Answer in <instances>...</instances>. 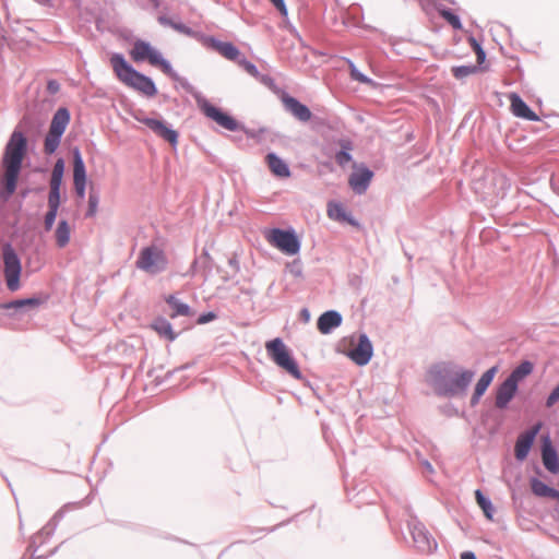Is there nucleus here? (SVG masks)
Wrapping results in <instances>:
<instances>
[{
    "label": "nucleus",
    "instance_id": "nucleus-1",
    "mask_svg": "<svg viewBox=\"0 0 559 559\" xmlns=\"http://www.w3.org/2000/svg\"><path fill=\"white\" fill-rule=\"evenodd\" d=\"M28 118L25 116L12 132L2 157L3 176L2 183L4 191L1 197L8 200L15 191L17 178L22 168V162L27 154V139L23 129L27 126Z\"/></svg>",
    "mask_w": 559,
    "mask_h": 559
},
{
    "label": "nucleus",
    "instance_id": "nucleus-2",
    "mask_svg": "<svg viewBox=\"0 0 559 559\" xmlns=\"http://www.w3.org/2000/svg\"><path fill=\"white\" fill-rule=\"evenodd\" d=\"M430 378L437 394L453 396L465 392L474 378V372L442 365L431 369Z\"/></svg>",
    "mask_w": 559,
    "mask_h": 559
},
{
    "label": "nucleus",
    "instance_id": "nucleus-3",
    "mask_svg": "<svg viewBox=\"0 0 559 559\" xmlns=\"http://www.w3.org/2000/svg\"><path fill=\"white\" fill-rule=\"evenodd\" d=\"M110 64L119 81L128 87H131L147 97H154L157 94V88L154 82L148 76L133 69L126 61L122 55L114 53L110 57Z\"/></svg>",
    "mask_w": 559,
    "mask_h": 559
},
{
    "label": "nucleus",
    "instance_id": "nucleus-4",
    "mask_svg": "<svg viewBox=\"0 0 559 559\" xmlns=\"http://www.w3.org/2000/svg\"><path fill=\"white\" fill-rule=\"evenodd\" d=\"M135 266L147 274L155 275L166 271L168 258L160 246L152 243L141 249Z\"/></svg>",
    "mask_w": 559,
    "mask_h": 559
},
{
    "label": "nucleus",
    "instance_id": "nucleus-5",
    "mask_svg": "<svg viewBox=\"0 0 559 559\" xmlns=\"http://www.w3.org/2000/svg\"><path fill=\"white\" fill-rule=\"evenodd\" d=\"M269 357L288 374L295 379H301V372L295 359L292 357L288 347L282 338L276 337L265 343Z\"/></svg>",
    "mask_w": 559,
    "mask_h": 559
},
{
    "label": "nucleus",
    "instance_id": "nucleus-6",
    "mask_svg": "<svg viewBox=\"0 0 559 559\" xmlns=\"http://www.w3.org/2000/svg\"><path fill=\"white\" fill-rule=\"evenodd\" d=\"M130 56L134 62L147 61L151 66L159 68L163 73L176 78L170 63L162 55L144 40H136L130 50Z\"/></svg>",
    "mask_w": 559,
    "mask_h": 559
},
{
    "label": "nucleus",
    "instance_id": "nucleus-7",
    "mask_svg": "<svg viewBox=\"0 0 559 559\" xmlns=\"http://www.w3.org/2000/svg\"><path fill=\"white\" fill-rule=\"evenodd\" d=\"M3 275L7 288L16 292L21 287L22 263L11 245L3 246Z\"/></svg>",
    "mask_w": 559,
    "mask_h": 559
},
{
    "label": "nucleus",
    "instance_id": "nucleus-8",
    "mask_svg": "<svg viewBox=\"0 0 559 559\" xmlns=\"http://www.w3.org/2000/svg\"><path fill=\"white\" fill-rule=\"evenodd\" d=\"M267 241L283 253L294 255L300 249V242L293 231L272 229L266 236Z\"/></svg>",
    "mask_w": 559,
    "mask_h": 559
},
{
    "label": "nucleus",
    "instance_id": "nucleus-9",
    "mask_svg": "<svg viewBox=\"0 0 559 559\" xmlns=\"http://www.w3.org/2000/svg\"><path fill=\"white\" fill-rule=\"evenodd\" d=\"M198 105L201 109V111L210 119L215 121L218 126L222 128L229 130V131H236L239 128V123L236 119H234L228 114L222 111L219 108L215 107L211 103H209L206 99L198 100Z\"/></svg>",
    "mask_w": 559,
    "mask_h": 559
},
{
    "label": "nucleus",
    "instance_id": "nucleus-10",
    "mask_svg": "<svg viewBox=\"0 0 559 559\" xmlns=\"http://www.w3.org/2000/svg\"><path fill=\"white\" fill-rule=\"evenodd\" d=\"M415 547L423 554H431L437 549V542L421 524H415L412 528Z\"/></svg>",
    "mask_w": 559,
    "mask_h": 559
},
{
    "label": "nucleus",
    "instance_id": "nucleus-11",
    "mask_svg": "<svg viewBox=\"0 0 559 559\" xmlns=\"http://www.w3.org/2000/svg\"><path fill=\"white\" fill-rule=\"evenodd\" d=\"M542 428V423H537L530 430L521 433L516 440L514 454L519 461H523L526 459L531 447L538 435Z\"/></svg>",
    "mask_w": 559,
    "mask_h": 559
},
{
    "label": "nucleus",
    "instance_id": "nucleus-12",
    "mask_svg": "<svg viewBox=\"0 0 559 559\" xmlns=\"http://www.w3.org/2000/svg\"><path fill=\"white\" fill-rule=\"evenodd\" d=\"M138 120L150 128L156 135L163 138L171 145L178 142V132L170 129L165 121L153 118H138Z\"/></svg>",
    "mask_w": 559,
    "mask_h": 559
},
{
    "label": "nucleus",
    "instance_id": "nucleus-13",
    "mask_svg": "<svg viewBox=\"0 0 559 559\" xmlns=\"http://www.w3.org/2000/svg\"><path fill=\"white\" fill-rule=\"evenodd\" d=\"M372 356V345L369 338L361 334L359 335L358 344L348 352V357L359 366L367 365Z\"/></svg>",
    "mask_w": 559,
    "mask_h": 559
},
{
    "label": "nucleus",
    "instance_id": "nucleus-14",
    "mask_svg": "<svg viewBox=\"0 0 559 559\" xmlns=\"http://www.w3.org/2000/svg\"><path fill=\"white\" fill-rule=\"evenodd\" d=\"M508 99L510 102V110L515 117L528 121L539 120V117L525 104V102L516 93L509 94Z\"/></svg>",
    "mask_w": 559,
    "mask_h": 559
},
{
    "label": "nucleus",
    "instance_id": "nucleus-15",
    "mask_svg": "<svg viewBox=\"0 0 559 559\" xmlns=\"http://www.w3.org/2000/svg\"><path fill=\"white\" fill-rule=\"evenodd\" d=\"M282 103L285 109L299 121L307 122L311 119L310 109L295 97L285 94L282 96Z\"/></svg>",
    "mask_w": 559,
    "mask_h": 559
},
{
    "label": "nucleus",
    "instance_id": "nucleus-16",
    "mask_svg": "<svg viewBox=\"0 0 559 559\" xmlns=\"http://www.w3.org/2000/svg\"><path fill=\"white\" fill-rule=\"evenodd\" d=\"M372 176V171L368 168H359L350 175L348 183L355 192L364 193L367 190Z\"/></svg>",
    "mask_w": 559,
    "mask_h": 559
},
{
    "label": "nucleus",
    "instance_id": "nucleus-17",
    "mask_svg": "<svg viewBox=\"0 0 559 559\" xmlns=\"http://www.w3.org/2000/svg\"><path fill=\"white\" fill-rule=\"evenodd\" d=\"M542 459H543L544 466L550 473L559 472L558 454H557L556 450L552 448L549 437H545L543 439Z\"/></svg>",
    "mask_w": 559,
    "mask_h": 559
},
{
    "label": "nucleus",
    "instance_id": "nucleus-18",
    "mask_svg": "<svg viewBox=\"0 0 559 559\" xmlns=\"http://www.w3.org/2000/svg\"><path fill=\"white\" fill-rule=\"evenodd\" d=\"M518 385L510 379H506L498 388L496 394V406L504 408L516 393Z\"/></svg>",
    "mask_w": 559,
    "mask_h": 559
},
{
    "label": "nucleus",
    "instance_id": "nucleus-19",
    "mask_svg": "<svg viewBox=\"0 0 559 559\" xmlns=\"http://www.w3.org/2000/svg\"><path fill=\"white\" fill-rule=\"evenodd\" d=\"M342 323V317L338 312L330 310L322 313L317 322L318 330L322 334H329L333 329Z\"/></svg>",
    "mask_w": 559,
    "mask_h": 559
},
{
    "label": "nucleus",
    "instance_id": "nucleus-20",
    "mask_svg": "<svg viewBox=\"0 0 559 559\" xmlns=\"http://www.w3.org/2000/svg\"><path fill=\"white\" fill-rule=\"evenodd\" d=\"M498 372V367L493 366L490 369H488L480 379L477 381L474 394L472 396V404L475 405L478 403L479 399L483 396V394L486 392L490 383L492 382L496 373Z\"/></svg>",
    "mask_w": 559,
    "mask_h": 559
},
{
    "label": "nucleus",
    "instance_id": "nucleus-21",
    "mask_svg": "<svg viewBox=\"0 0 559 559\" xmlns=\"http://www.w3.org/2000/svg\"><path fill=\"white\" fill-rule=\"evenodd\" d=\"M151 329L154 330L160 337L166 338L169 342H173L177 337V333L173 330V326L168 320L163 317L156 318L151 323Z\"/></svg>",
    "mask_w": 559,
    "mask_h": 559
},
{
    "label": "nucleus",
    "instance_id": "nucleus-22",
    "mask_svg": "<svg viewBox=\"0 0 559 559\" xmlns=\"http://www.w3.org/2000/svg\"><path fill=\"white\" fill-rule=\"evenodd\" d=\"M70 122V114L67 108H59L51 120L49 131L52 133L63 134Z\"/></svg>",
    "mask_w": 559,
    "mask_h": 559
},
{
    "label": "nucleus",
    "instance_id": "nucleus-23",
    "mask_svg": "<svg viewBox=\"0 0 559 559\" xmlns=\"http://www.w3.org/2000/svg\"><path fill=\"white\" fill-rule=\"evenodd\" d=\"M265 160L273 175L282 178H287L290 176L287 164L274 153L267 154Z\"/></svg>",
    "mask_w": 559,
    "mask_h": 559
},
{
    "label": "nucleus",
    "instance_id": "nucleus-24",
    "mask_svg": "<svg viewBox=\"0 0 559 559\" xmlns=\"http://www.w3.org/2000/svg\"><path fill=\"white\" fill-rule=\"evenodd\" d=\"M72 228L68 221L61 219L55 230V239L58 248H64L70 242Z\"/></svg>",
    "mask_w": 559,
    "mask_h": 559
},
{
    "label": "nucleus",
    "instance_id": "nucleus-25",
    "mask_svg": "<svg viewBox=\"0 0 559 559\" xmlns=\"http://www.w3.org/2000/svg\"><path fill=\"white\" fill-rule=\"evenodd\" d=\"M165 301L170 306L173 311L170 312V318H176L178 316L191 317L193 316V311L187 305L178 300L174 295H168L165 297Z\"/></svg>",
    "mask_w": 559,
    "mask_h": 559
},
{
    "label": "nucleus",
    "instance_id": "nucleus-26",
    "mask_svg": "<svg viewBox=\"0 0 559 559\" xmlns=\"http://www.w3.org/2000/svg\"><path fill=\"white\" fill-rule=\"evenodd\" d=\"M214 48L226 59L237 62L241 58L240 50L231 43L217 41Z\"/></svg>",
    "mask_w": 559,
    "mask_h": 559
},
{
    "label": "nucleus",
    "instance_id": "nucleus-27",
    "mask_svg": "<svg viewBox=\"0 0 559 559\" xmlns=\"http://www.w3.org/2000/svg\"><path fill=\"white\" fill-rule=\"evenodd\" d=\"M86 182V170L79 148L73 151V183Z\"/></svg>",
    "mask_w": 559,
    "mask_h": 559
},
{
    "label": "nucleus",
    "instance_id": "nucleus-28",
    "mask_svg": "<svg viewBox=\"0 0 559 559\" xmlns=\"http://www.w3.org/2000/svg\"><path fill=\"white\" fill-rule=\"evenodd\" d=\"M531 488L534 495L538 497H550L559 500V491L550 488L539 479L534 478L531 481Z\"/></svg>",
    "mask_w": 559,
    "mask_h": 559
},
{
    "label": "nucleus",
    "instance_id": "nucleus-29",
    "mask_svg": "<svg viewBox=\"0 0 559 559\" xmlns=\"http://www.w3.org/2000/svg\"><path fill=\"white\" fill-rule=\"evenodd\" d=\"M328 216L338 222L354 224L343 205L340 203L331 202L328 204Z\"/></svg>",
    "mask_w": 559,
    "mask_h": 559
},
{
    "label": "nucleus",
    "instance_id": "nucleus-30",
    "mask_svg": "<svg viewBox=\"0 0 559 559\" xmlns=\"http://www.w3.org/2000/svg\"><path fill=\"white\" fill-rule=\"evenodd\" d=\"M532 371L533 364L531 361H523L511 372L508 379H510L518 385L519 382L526 378L528 374H531Z\"/></svg>",
    "mask_w": 559,
    "mask_h": 559
},
{
    "label": "nucleus",
    "instance_id": "nucleus-31",
    "mask_svg": "<svg viewBox=\"0 0 559 559\" xmlns=\"http://www.w3.org/2000/svg\"><path fill=\"white\" fill-rule=\"evenodd\" d=\"M63 173H64V162H63V159L59 158L55 163V166L51 171L50 188H59L60 189L61 183H62Z\"/></svg>",
    "mask_w": 559,
    "mask_h": 559
},
{
    "label": "nucleus",
    "instance_id": "nucleus-32",
    "mask_svg": "<svg viewBox=\"0 0 559 559\" xmlns=\"http://www.w3.org/2000/svg\"><path fill=\"white\" fill-rule=\"evenodd\" d=\"M61 136V134L48 131L44 142V151L46 154H52L56 152L60 144Z\"/></svg>",
    "mask_w": 559,
    "mask_h": 559
},
{
    "label": "nucleus",
    "instance_id": "nucleus-33",
    "mask_svg": "<svg viewBox=\"0 0 559 559\" xmlns=\"http://www.w3.org/2000/svg\"><path fill=\"white\" fill-rule=\"evenodd\" d=\"M475 497H476V501H477L478 506L481 508L485 515L489 520H491L492 519V515H491L492 506H491L490 501L484 497V495L481 493L480 490L475 491Z\"/></svg>",
    "mask_w": 559,
    "mask_h": 559
},
{
    "label": "nucleus",
    "instance_id": "nucleus-34",
    "mask_svg": "<svg viewBox=\"0 0 559 559\" xmlns=\"http://www.w3.org/2000/svg\"><path fill=\"white\" fill-rule=\"evenodd\" d=\"M439 13L454 29L462 28L460 17L456 14L445 9L440 10Z\"/></svg>",
    "mask_w": 559,
    "mask_h": 559
},
{
    "label": "nucleus",
    "instance_id": "nucleus-35",
    "mask_svg": "<svg viewBox=\"0 0 559 559\" xmlns=\"http://www.w3.org/2000/svg\"><path fill=\"white\" fill-rule=\"evenodd\" d=\"M40 304H41V301L38 298H27V299H20V300L12 301L9 305H7L5 307L7 308H22V307L27 306V307L36 308Z\"/></svg>",
    "mask_w": 559,
    "mask_h": 559
},
{
    "label": "nucleus",
    "instance_id": "nucleus-36",
    "mask_svg": "<svg viewBox=\"0 0 559 559\" xmlns=\"http://www.w3.org/2000/svg\"><path fill=\"white\" fill-rule=\"evenodd\" d=\"M477 68L475 66H460L452 68V73L456 79H464L475 73Z\"/></svg>",
    "mask_w": 559,
    "mask_h": 559
},
{
    "label": "nucleus",
    "instance_id": "nucleus-37",
    "mask_svg": "<svg viewBox=\"0 0 559 559\" xmlns=\"http://www.w3.org/2000/svg\"><path fill=\"white\" fill-rule=\"evenodd\" d=\"M60 205V189L59 188H50L48 194V210L58 211Z\"/></svg>",
    "mask_w": 559,
    "mask_h": 559
},
{
    "label": "nucleus",
    "instance_id": "nucleus-38",
    "mask_svg": "<svg viewBox=\"0 0 559 559\" xmlns=\"http://www.w3.org/2000/svg\"><path fill=\"white\" fill-rule=\"evenodd\" d=\"M237 63L247 72L249 73L250 75L254 76V78H258L259 76V71L257 69V67L251 63L250 61H248L245 57L241 56V58L237 61Z\"/></svg>",
    "mask_w": 559,
    "mask_h": 559
},
{
    "label": "nucleus",
    "instance_id": "nucleus-39",
    "mask_svg": "<svg viewBox=\"0 0 559 559\" xmlns=\"http://www.w3.org/2000/svg\"><path fill=\"white\" fill-rule=\"evenodd\" d=\"M343 148L342 151H340L336 155H335V160L336 163L344 167L347 163L350 162L352 159V156L350 154L347 152V150H349L350 147L348 145H343Z\"/></svg>",
    "mask_w": 559,
    "mask_h": 559
},
{
    "label": "nucleus",
    "instance_id": "nucleus-40",
    "mask_svg": "<svg viewBox=\"0 0 559 559\" xmlns=\"http://www.w3.org/2000/svg\"><path fill=\"white\" fill-rule=\"evenodd\" d=\"M349 68H350V76L355 80V81H358L360 83H366V84H373V82L368 79L366 75H364L362 73H360L356 67L354 66V63H349Z\"/></svg>",
    "mask_w": 559,
    "mask_h": 559
},
{
    "label": "nucleus",
    "instance_id": "nucleus-41",
    "mask_svg": "<svg viewBox=\"0 0 559 559\" xmlns=\"http://www.w3.org/2000/svg\"><path fill=\"white\" fill-rule=\"evenodd\" d=\"M98 195L95 193H90L88 197V209H87V216H94L97 212L98 207Z\"/></svg>",
    "mask_w": 559,
    "mask_h": 559
},
{
    "label": "nucleus",
    "instance_id": "nucleus-42",
    "mask_svg": "<svg viewBox=\"0 0 559 559\" xmlns=\"http://www.w3.org/2000/svg\"><path fill=\"white\" fill-rule=\"evenodd\" d=\"M57 214H58V211H55V210H48V212L46 213L45 219H44V226L47 231L51 230L53 223L56 221Z\"/></svg>",
    "mask_w": 559,
    "mask_h": 559
},
{
    "label": "nucleus",
    "instance_id": "nucleus-43",
    "mask_svg": "<svg viewBox=\"0 0 559 559\" xmlns=\"http://www.w3.org/2000/svg\"><path fill=\"white\" fill-rule=\"evenodd\" d=\"M559 402V384L551 391L546 401V406L551 407Z\"/></svg>",
    "mask_w": 559,
    "mask_h": 559
},
{
    "label": "nucleus",
    "instance_id": "nucleus-44",
    "mask_svg": "<svg viewBox=\"0 0 559 559\" xmlns=\"http://www.w3.org/2000/svg\"><path fill=\"white\" fill-rule=\"evenodd\" d=\"M273 5L280 11V13L284 16L287 15V8L285 5L284 0H270Z\"/></svg>",
    "mask_w": 559,
    "mask_h": 559
},
{
    "label": "nucleus",
    "instance_id": "nucleus-45",
    "mask_svg": "<svg viewBox=\"0 0 559 559\" xmlns=\"http://www.w3.org/2000/svg\"><path fill=\"white\" fill-rule=\"evenodd\" d=\"M216 318V314L214 312H207L199 317L198 324H205L210 321H213Z\"/></svg>",
    "mask_w": 559,
    "mask_h": 559
},
{
    "label": "nucleus",
    "instance_id": "nucleus-46",
    "mask_svg": "<svg viewBox=\"0 0 559 559\" xmlns=\"http://www.w3.org/2000/svg\"><path fill=\"white\" fill-rule=\"evenodd\" d=\"M85 186L86 182L74 183L75 193L81 199L85 197Z\"/></svg>",
    "mask_w": 559,
    "mask_h": 559
},
{
    "label": "nucleus",
    "instance_id": "nucleus-47",
    "mask_svg": "<svg viewBox=\"0 0 559 559\" xmlns=\"http://www.w3.org/2000/svg\"><path fill=\"white\" fill-rule=\"evenodd\" d=\"M491 181L498 183L501 190H504L507 186V179L503 176H492Z\"/></svg>",
    "mask_w": 559,
    "mask_h": 559
},
{
    "label": "nucleus",
    "instance_id": "nucleus-48",
    "mask_svg": "<svg viewBox=\"0 0 559 559\" xmlns=\"http://www.w3.org/2000/svg\"><path fill=\"white\" fill-rule=\"evenodd\" d=\"M468 41H469L473 50L475 51V53L478 52L479 50H483V48L480 47V45L474 37L468 38Z\"/></svg>",
    "mask_w": 559,
    "mask_h": 559
},
{
    "label": "nucleus",
    "instance_id": "nucleus-49",
    "mask_svg": "<svg viewBox=\"0 0 559 559\" xmlns=\"http://www.w3.org/2000/svg\"><path fill=\"white\" fill-rule=\"evenodd\" d=\"M468 41H469L473 50L475 51V53L478 52L479 50H483V48L480 47V45L474 37L468 38Z\"/></svg>",
    "mask_w": 559,
    "mask_h": 559
},
{
    "label": "nucleus",
    "instance_id": "nucleus-50",
    "mask_svg": "<svg viewBox=\"0 0 559 559\" xmlns=\"http://www.w3.org/2000/svg\"><path fill=\"white\" fill-rule=\"evenodd\" d=\"M461 559H476V556L472 551H464L461 554Z\"/></svg>",
    "mask_w": 559,
    "mask_h": 559
},
{
    "label": "nucleus",
    "instance_id": "nucleus-51",
    "mask_svg": "<svg viewBox=\"0 0 559 559\" xmlns=\"http://www.w3.org/2000/svg\"><path fill=\"white\" fill-rule=\"evenodd\" d=\"M476 56H477V62L478 64H481L485 60V51L484 50H479L478 52H476Z\"/></svg>",
    "mask_w": 559,
    "mask_h": 559
},
{
    "label": "nucleus",
    "instance_id": "nucleus-52",
    "mask_svg": "<svg viewBox=\"0 0 559 559\" xmlns=\"http://www.w3.org/2000/svg\"><path fill=\"white\" fill-rule=\"evenodd\" d=\"M301 316L302 318L305 319V321L307 322L310 318V314H309V311L307 309H302L301 310Z\"/></svg>",
    "mask_w": 559,
    "mask_h": 559
}]
</instances>
